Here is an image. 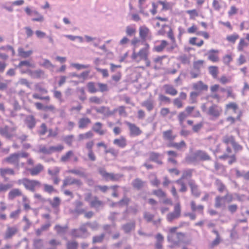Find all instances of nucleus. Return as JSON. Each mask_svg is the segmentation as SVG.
Returning <instances> with one entry per match:
<instances>
[{
  "label": "nucleus",
  "instance_id": "nucleus-38",
  "mask_svg": "<svg viewBox=\"0 0 249 249\" xmlns=\"http://www.w3.org/2000/svg\"><path fill=\"white\" fill-rule=\"evenodd\" d=\"M144 185L145 182L140 178H135L132 182L133 187L138 190L142 189Z\"/></svg>",
  "mask_w": 249,
  "mask_h": 249
},
{
  "label": "nucleus",
  "instance_id": "nucleus-26",
  "mask_svg": "<svg viewBox=\"0 0 249 249\" xmlns=\"http://www.w3.org/2000/svg\"><path fill=\"white\" fill-rule=\"evenodd\" d=\"M91 123V120L89 117H82L78 121V128L81 129H85L88 127Z\"/></svg>",
  "mask_w": 249,
  "mask_h": 249
},
{
  "label": "nucleus",
  "instance_id": "nucleus-47",
  "mask_svg": "<svg viewBox=\"0 0 249 249\" xmlns=\"http://www.w3.org/2000/svg\"><path fill=\"white\" fill-rule=\"evenodd\" d=\"M18 55L22 58H27L33 53L32 50L25 51L23 48H19L18 50Z\"/></svg>",
  "mask_w": 249,
  "mask_h": 249
},
{
  "label": "nucleus",
  "instance_id": "nucleus-18",
  "mask_svg": "<svg viewBox=\"0 0 249 249\" xmlns=\"http://www.w3.org/2000/svg\"><path fill=\"white\" fill-rule=\"evenodd\" d=\"M140 13L145 15L148 16L150 9L148 8L150 4L147 0H138Z\"/></svg>",
  "mask_w": 249,
  "mask_h": 249
},
{
  "label": "nucleus",
  "instance_id": "nucleus-42",
  "mask_svg": "<svg viewBox=\"0 0 249 249\" xmlns=\"http://www.w3.org/2000/svg\"><path fill=\"white\" fill-rule=\"evenodd\" d=\"M18 232V229L16 227H8L5 233V238H11Z\"/></svg>",
  "mask_w": 249,
  "mask_h": 249
},
{
  "label": "nucleus",
  "instance_id": "nucleus-35",
  "mask_svg": "<svg viewBox=\"0 0 249 249\" xmlns=\"http://www.w3.org/2000/svg\"><path fill=\"white\" fill-rule=\"evenodd\" d=\"M156 240L155 247L156 249H162L164 237L161 233H158L155 236Z\"/></svg>",
  "mask_w": 249,
  "mask_h": 249
},
{
  "label": "nucleus",
  "instance_id": "nucleus-54",
  "mask_svg": "<svg viewBox=\"0 0 249 249\" xmlns=\"http://www.w3.org/2000/svg\"><path fill=\"white\" fill-rule=\"evenodd\" d=\"M152 194L159 198H165L167 196L166 193L161 189L154 190L152 192Z\"/></svg>",
  "mask_w": 249,
  "mask_h": 249
},
{
  "label": "nucleus",
  "instance_id": "nucleus-3",
  "mask_svg": "<svg viewBox=\"0 0 249 249\" xmlns=\"http://www.w3.org/2000/svg\"><path fill=\"white\" fill-rule=\"evenodd\" d=\"M19 182L23 184L26 189L32 192H34L37 187L41 186V182L37 180L30 179L27 178H23L19 180Z\"/></svg>",
  "mask_w": 249,
  "mask_h": 249
},
{
  "label": "nucleus",
  "instance_id": "nucleus-50",
  "mask_svg": "<svg viewBox=\"0 0 249 249\" xmlns=\"http://www.w3.org/2000/svg\"><path fill=\"white\" fill-rule=\"evenodd\" d=\"M22 201L24 210L28 211L31 209L30 201L27 196L24 195L22 197Z\"/></svg>",
  "mask_w": 249,
  "mask_h": 249
},
{
  "label": "nucleus",
  "instance_id": "nucleus-15",
  "mask_svg": "<svg viewBox=\"0 0 249 249\" xmlns=\"http://www.w3.org/2000/svg\"><path fill=\"white\" fill-rule=\"evenodd\" d=\"M94 145V142L93 140L89 141L85 143V147L88 151V158L91 161H94L96 160V155L93 150Z\"/></svg>",
  "mask_w": 249,
  "mask_h": 249
},
{
  "label": "nucleus",
  "instance_id": "nucleus-63",
  "mask_svg": "<svg viewBox=\"0 0 249 249\" xmlns=\"http://www.w3.org/2000/svg\"><path fill=\"white\" fill-rule=\"evenodd\" d=\"M97 85L99 88L98 91L101 92H107L108 90V86L107 84L102 83H97Z\"/></svg>",
  "mask_w": 249,
  "mask_h": 249
},
{
  "label": "nucleus",
  "instance_id": "nucleus-39",
  "mask_svg": "<svg viewBox=\"0 0 249 249\" xmlns=\"http://www.w3.org/2000/svg\"><path fill=\"white\" fill-rule=\"evenodd\" d=\"M149 160L155 162L158 164L161 165L163 162L160 159V154L158 153L151 152L149 153Z\"/></svg>",
  "mask_w": 249,
  "mask_h": 249
},
{
  "label": "nucleus",
  "instance_id": "nucleus-41",
  "mask_svg": "<svg viewBox=\"0 0 249 249\" xmlns=\"http://www.w3.org/2000/svg\"><path fill=\"white\" fill-rule=\"evenodd\" d=\"M188 117V116L183 111L179 112L178 114L177 119L182 128L185 127L184 122Z\"/></svg>",
  "mask_w": 249,
  "mask_h": 249
},
{
  "label": "nucleus",
  "instance_id": "nucleus-17",
  "mask_svg": "<svg viewBox=\"0 0 249 249\" xmlns=\"http://www.w3.org/2000/svg\"><path fill=\"white\" fill-rule=\"evenodd\" d=\"M219 51L218 50L211 49L209 50L206 54L207 55V58L210 61L213 63L219 62L220 58L219 56Z\"/></svg>",
  "mask_w": 249,
  "mask_h": 249
},
{
  "label": "nucleus",
  "instance_id": "nucleus-52",
  "mask_svg": "<svg viewBox=\"0 0 249 249\" xmlns=\"http://www.w3.org/2000/svg\"><path fill=\"white\" fill-rule=\"evenodd\" d=\"M141 105L145 107L148 111H151L154 107V102L151 100H147L142 102Z\"/></svg>",
  "mask_w": 249,
  "mask_h": 249
},
{
  "label": "nucleus",
  "instance_id": "nucleus-5",
  "mask_svg": "<svg viewBox=\"0 0 249 249\" xmlns=\"http://www.w3.org/2000/svg\"><path fill=\"white\" fill-rule=\"evenodd\" d=\"M222 142L227 145L231 144L235 151L237 152L243 149V147L237 142H236L235 138L232 135H227L225 136L222 139Z\"/></svg>",
  "mask_w": 249,
  "mask_h": 249
},
{
  "label": "nucleus",
  "instance_id": "nucleus-11",
  "mask_svg": "<svg viewBox=\"0 0 249 249\" xmlns=\"http://www.w3.org/2000/svg\"><path fill=\"white\" fill-rule=\"evenodd\" d=\"M60 171V169L57 166L48 169V173L51 176L53 184L55 185H58L60 181V179L59 177Z\"/></svg>",
  "mask_w": 249,
  "mask_h": 249
},
{
  "label": "nucleus",
  "instance_id": "nucleus-9",
  "mask_svg": "<svg viewBox=\"0 0 249 249\" xmlns=\"http://www.w3.org/2000/svg\"><path fill=\"white\" fill-rule=\"evenodd\" d=\"M167 58V56L165 55L156 56L153 59L150 68L155 70L161 69L164 66V60Z\"/></svg>",
  "mask_w": 249,
  "mask_h": 249
},
{
  "label": "nucleus",
  "instance_id": "nucleus-6",
  "mask_svg": "<svg viewBox=\"0 0 249 249\" xmlns=\"http://www.w3.org/2000/svg\"><path fill=\"white\" fill-rule=\"evenodd\" d=\"M181 207L179 202L176 203L174 206V210L169 213L166 215V219L169 222H172L174 220L180 217Z\"/></svg>",
  "mask_w": 249,
  "mask_h": 249
},
{
  "label": "nucleus",
  "instance_id": "nucleus-21",
  "mask_svg": "<svg viewBox=\"0 0 249 249\" xmlns=\"http://www.w3.org/2000/svg\"><path fill=\"white\" fill-rule=\"evenodd\" d=\"M73 184H75L77 186H81L82 184V182L79 179L72 178L71 177H67L63 180L62 187H65L67 186Z\"/></svg>",
  "mask_w": 249,
  "mask_h": 249
},
{
  "label": "nucleus",
  "instance_id": "nucleus-60",
  "mask_svg": "<svg viewBox=\"0 0 249 249\" xmlns=\"http://www.w3.org/2000/svg\"><path fill=\"white\" fill-rule=\"evenodd\" d=\"M32 97L34 99L44 100L47 102H49L50 101V97L49 96H42L37 93H33Z\"/></svg>",
  "mask_w": 249,
  "mask_h": 249
},
{
  "label": "nucleus",
  "instance_id": "nucleus-45",
  "mask_svg": "<svg viewBox=\"0 0 249 249\" xmlns=\"http://www.w3.org/2000/svg\"><path fill=\"white\" fill-rule=\"evenodd\" d=\"M94 136L93 133L91 131H88L84 133L79 134L78 136L79 141H82L87 139H91Z\"/></svg>",
  "mask_w": 249,
  "mask_h": 249
},
{
  "label": "nucleus",
  "instance_id": "nucleus-7",
  "mask_svg": "<svg viewBox=\"0 0 249 249\" xmlns=\"http://www.w3.org/2000/svg\"><path fill=\"white\" fill-rule=\"evenodd\" d=\"M223 112L222 107L217 104H213L209 107L207 114L213 119H217L220 116Z\"/></svg>",
  "mask_w": 249,
  "mask_h": 249
},
{
  "label": "nucleus",
  "instance_id": "nucleus-27",
  "mask_svg": "<svg viewBox=\"0 0 249 249\" xmlns=\"http://www.w3.org/2000/svg\"><path fill=\"white\" fill-rule=\"evenodd\" d=\"M104 202L99 199L98 196H94L92 199L89 201V206L91 208L98 209L104 206Z\"/></svg>",
  "mask_w": 249,
  "mask_h": 249
},
{
  "label": "nucleus",
  "instance_id": "nucleus-4",
  "mask_svg": "<svg viewBox=\"0 0 249 249\" xmlns=\"http://www.w3.org/2000/svg\"><path fill=\"white\" fill-rule=\"evenodd\" d=\"M211 94L209 96L212 99L215 100L217 103L220 102L222 99V96L218 93L219 90L221 92H224L226 89L224 88H220L218 84L212 85L210 88Z\"/></svg>",
  "mask_w": 249,
  "mask_h": 249
},
{
  "label": "nucleus",
  "instance_id": "nucleus-25",
  "mask_svg": "<svg viewBox=\"0 0 249 249\" xmlns=\"http://www.w3.org/2000/svg\"><path fill=\"white\" fill-rule=\"evenodd\" d=\"M162 137L165 141L172 142L175 140L177 135L174 134L172 130L169 129L163 132Z\"/></svg>",
  "mask_w": 249,
  "mask_h": 249
},
{
  "label": "nucleus",
  "instance_id": "nucleus-12",
  "mask_svg": "<svg viewBox=\"0 0 249 249\" xmlns=\"http://www.w3.org/2000/svg\"><path fill=\"white\" fill-rule=\"evenodd\" d=\"M125 124L128 127L129 135L131 137L139 136L142 133V129L136 124L129 122H126Z\"/></svg>",
  "mask_w": 249,
  "mask_h": 249
},
{
  "label": "nucleus",
  "instance_id": "nucleus-20",
  "mask_svg": "<svg viewBox=\"0 0 249 249\" xmlns=\"http://www.w3.org/2000/svg\"><path fill=\"white\" fill-rule=\"evenodd\" d=\"M71 158H73V160L74 162H77L78 160L77 157L74 155L73 151L72 150H69L61 156L60 160L62 162H66L69 161Z\"/></svg>",
  "mask_w": 249,
  "mask_h": 249
},
{
  "label": "nucleus",
  "instance_id": "nucleus-62",
  "mask_svg": "<svg viewBox=\"0 0 249 249\" xmlns=\"http://www.w3.org/2000/svg\"><path fill=\"white\" fill-rule=\"evenodd\" d=\"M78 243L75 241H68L66 244L67 249H77Z\"/></svg>",
  "mask_w": 249,
  "mask_h": 249
},
{
  "label": "nucleus",
  "instance_id": "nucleus-31",
  "mask_svg": "<svg viewBox=\"0 0 249 249\" xmlns=\"http://www.w3.org/2000/svg\"><path fill=\"white\" fill-rule=\"evenodd\" d=\"M150 34L149 29L145 25L142 26L139 28V36L141 39H146Z\"/></svg>",
  "mask_w": 249,
  "mask_h": 249
},
{
  "label": "nucleus",
  "instance_id": "nucleus-34",
  "mask_svg": "<svg viewBox=\"0 0 249 249\" xmlns=\"http://www.w3.org/2000/svg\"><path fill=\"white\" fill-rule=\"evenodd\" d=\"M195 155L196 156L201 160L205 161L210 160H211V156L204 151L197 150Z\"/></svg>",
  "mask_w": 249,
  "mask_h": 249
},
{
  "label": "nucleus",
  "instance_id": "nucleus-22",
  "mask_svg": "<svg viewBox=\"0 0 249 249\" xmlns=\"http://www.w3.org/2000/svg\"><path fill=\"white\" fill-rule=\"evenodd\" d=\"M23 195L22 191L18 188H14L11 190L7 195L8 199L10 200H13L17 197L22 196Z\"/></svg>",
  "mask_w": 249,
  "mask_h": 249
},
{
  "label": "nucleus",
  "instance_id": "nucleus-59",
  "mask_svg": "<svg viewBox=\"0 0 249 249\" xmlns=\"http://www.w3.org/2000/svg\"><path fill=\"white\" fill-rule=\"evenodd\" d=\"M215 184L217 188L218 191L220 193H222L226 189V187L224 184L219 179H216L215 180Z\"/></svg>",
  "mask_w": 249,
  "mask_h": 249
},
{
  "label": "nucleus",
  "instance_id": "nucleus-29",
  "mask_svg": "<svg viewBox=\"0 0 249 249\" xmlns=\"http://www.w3.org/2000/svg\"><path fill=\"white\" fill-rule=\"evenodd\" d=\"M163 88L167 94L174 96L178 94L177 89L172 85L165 84L163 85Z\"/></svg>",
  "mask_w": 249,
  "mask_h": 249
},
{
  "label": "nucleus",
  "instance_id": "nucleus-16",
  "mask_svg": "<svg viewBox=\"0 0 249 249\" xmlns=\"http://www.w3.org/2000/svg\"><path fill=\"white\" fill-rule=\"evenodd\" d=\"M249 45V33L245 35V38H241L237 46L238 52H243L245 48Z\"/></svg>",
  "mask_w": 249,
  "mask_h": 249
},
{
  "label": "nucleus",
  "instance_id": "nucleus-61",
  "mask_svg": "<svg viewBox=\"0 0 249 249\" xmlns=\"http://www.w3.org/2000/svg\"><path fill=\"white\" fill-rule=\"evenodd\" d=\"M136 29L134 26H128L126 27V34L128 36L135 35Z\"/></svg>",
  "mask_w": 249,
  "mask_h": 249
},
{
  "label": "nucleus",
  "instance_id": "nucleus-8",
  "mask_svg": "<svg viewBox=\"0 0 249 249\" xmlns=\"http://www.w3.org/2000/svg\"><path fill=\"white\" fill-rule=\"evenodd\" d=\"M99 174L107 181H117L120 180L122 175L118 174H114L107 172L105 169L100 168L99 170Z\"/></svg>",
  "mask_w": 249,
  "mask_h": 249
},
{
  "label": "nucleus",
  "instance_id": "nucleus-56",
  "mask_svg": "<svg viewBox=\"0 0 249 249\" xmlns=\"http://www.w3.org/2000/svg\"><path fill=\"white\" fill-rule=\"evenodd\" d=\"M224 197L218 196L215 197L214 207L216 208H220L225 206V203L223 201Z\"/></svg>",
  "mask_w": 249,
  "mask_h": 249
},
{
  "label": "nucleus",
  "instance_id": "nucleus-23",
  "mask_svg": "<svg viewBox=\"0 0 249 249\" xmlns=\"http://www.w3.org/2000/svg\"><path fill=\"white\" fill-rule=\"evenodd\" d=\"M16 172L14 169L6 167L0 168V176L3 178L6 179L7 176H15Z\"/></svg>",
  "mask_w": 249,
  "mask_h": 249
},
{
  "label": "nucleus",
  "instance_id": "nucleus-14",
  "mask_svg": "<svg viewBox=\"0 0 249 249\" xmlns=\"http://www.w3.org/2000/svg\"><path fill=\"white\" fill-rule=\"evenodd\" d=\"M20 157V155L19 153L11 154L9 156L5 158L3 161L8 164H13L16 166H18Z\"/></svg>",
  "mask_w": 249,
  "mask_h": 249
},
{
  "label": "nucleus",
  "instance_id": "nucleus-44",
  "mask_svg": "<svg viewBox=\"0 0 249 249\" xmlns=\"http://www.w3.org/2000/svg\"><path fill=\"white\" fill-rule=\"evenodd\" d=\"M25 123L30 129L34 128L36 124V121L33 115L28 116L25 120Z\"/></svg>",
  "mask_w": 249,
  "mask_h": 249
},
{
  "label": "nucleus",
  "instance_id": "nucleus-49",
  "mask_svg": "<svg viewBox=\"0 0 249 249\" xmlns=\"http://www.w3.org/2000/svg\"><path fill=\"white\" fill-rule=\"evenodd\" d=\"M83 203L80 200H76L75 202V212L78 214H83L85 213V209L82 208Z\"/></svg>",
  "mask_w": 249,
  "mask_h": 249
},
{
  "label": "nucleus",
  "instance_id": "nucleus-64",
  "mask_svg": "<svg viewBox=\"0 0 249 249\" xmlns=\"http://www.w3.org/2000/svg\"><path fill=\"white\" fill-rule=\"evenodd\" d=\"M44 190L49 194L57 192V190L54 189L53 186L47 184H44Z\"/></svg>",
  "mask_w": 249,
  "mask_h": 249
},
{
  "label": "nucleus",
  "instance_id": "nucleus-57",
  "mask_svg": "<svg viewBox=\"0 0 249 249\" xmlns=\"http://www.w3.org/2000/svg\"><path fill=\"white\" fill-rule=\"evenodd\" d=\"M50 205L53 208L59 207L61 204V200L58 196H55L53 200H49Z\"/></svg>",
  "mask_w": 249,
  "mask_h": 249
},
{
  "label": "nucleus",
  "instance_id": "nucleus-28",
  "mask_svg": "<svg viewBox=\"0 0 249 249\" xmlns=\"http://www.w3.org/2000/svg\"><path fill=\"white\" fill-rule=\"evenodd\" d=\"M44 166L40 163H38L34 167L28 169V171L29 172L31 176H36L42 172L44 170Z\"/></svg>",
  "mask_w": 249,
  "mask_h": 249
},
{
  "label": "nucleus",
  "instance_id": "nucleus-46",
  "mask_svg": "<svg viewBox=\"0 0 249 249\" xmlns=\"http://www.w3.org/2000/svg\"><path fill=\"white\" fill-rule=\"evenodd\" d=\"M209 73L214 79L217 78L218 73V67L216 66H210L208 68Z\"/></svg>",
  "mask_w": 249,
  "mask_h": 249
},
{
  "label": "nucleus",
  "instance_id": "nucleus-51",
  "mask_svg": "<svg viewBox=\"0 0 249 249\" xmlns=\"http://www.w3.org/2000/svg\"><path fill=\"white\" fill-rule=\"evenodd\" d=\"M97 84L94 82H89L87 84V87L88 91L90 93H95L98 91V89L96 88Z\"/></svg>",
  "mask_w": 249,
  "mask_h": 249
},
{
  "label": "nucleus",
  "instance_id": "nucleus-55",
  "mask_svg": "<svg viewBox=\"0 0 249 249\" xmlns=\"http://www.w3.org/2000/svg\"><path fill=\"white\" fill-rule=\"evenodd\" d=\"M186 13L189 16L190 19L192 20H195L199 15L198 11L196 9L187 10Z\"/></svg>",
  "mask_w": 249,
  "mask_h": 249
},
{
  "label": "nucleus",
  "instance_id": "nucleus-58",
  "mask_svg": "<svg viewBox=\"0 0 249 249\" xmlns=\"http://www.w3.org/2000/svg\"><path fill=\"white\" fill-rule=\"evenodd\" d=\"M239 38V36L237 33H233L226 36V40L230 43L234 44L236 40Z\"/></svg>",
  "mask_w": 249,
  "mask_h": 249
},
{
  "label": "nucleus",
  "instance_id": "nucleus-43",
  "mask_svg": "<svg viewBox=\"0 0 249 249\" xmlns=\"http://www.w3.org/2000/svg\"><path fill=\"white\" fill-rule=\"evenodd\" d=\"M238 109V105L235 102H229V103L226 104L225 107V109L226 111L232 110L234 113H236Z\"/></svg>",
  "mask_w": 249,
  "mask_h": 249
},
{
  "label": "nucleus",
  "instance_id": "nucleus-30",
  "mask_svg": "<svg viewBox=\"0 0 249 249\" xmlns=\"http://www.w3.org/2000/svg\"><path fill=\"white\" fill-rule=\"evenodd\" d=\"M189 185L191 189L192 195L196 197H199L201 194V192L198 189V186L195 182L194 181H191L189 182Z\"/></svg>",
  "mask_w": 249,
  "mask_h": 249
},
{
  "label": "nucleus",
  "instance_id": "nucleus-24",
  "mask_svg": "<svg viewBox=\"0 0 249 249\" xmlns=\"http://www.w3.org/2000/svg\"><path fill=\"white\" fill-rule=\"evenodd\" d=\"M166 153L168 156V162L174 165L177 164L178 161L177 158L178 156V153L174 150H169L166 152Z\"/></svg>",
  "mask_w": 249,
  "mask_h": 249
},
{
  "label": "nucleus",
  "instance_id": "nucleus-10",
  "mask_svg": "<svg viewBox=\"0 0 249 249\" xmlns=\"http://www.w3.org/2000/svg\"><path fill=\"white\" fill-rule=\"evenodd\" d=\"M16 127H10L7 125L0 127V134L7 139H11L15 136Z\"/></svg>",
  "mask_w": 249,
  "mask_h": 249
},
{
  "label": "nucleus",
  "instance_id": "nucleus-53",
  "mask_svg": "<svg viewBox=\"0 0 249 249\" xmlns=\"http://www.w3.org/2000/svg\"><path fill=\"white\" fill-rule=\"evenodd\" d=\"M204 62L203 60L195 61L193 64V68L199 72H201V69L203 67Z\"/></svg>",
  "mask_w": 249,
  "mask_h": 249
},
{
  "label": "nucleus",
  "instance_id": "nucleus-37",
  "mask_svg": "<svg viewBox=\"0 0 249 249\" xmlns=\"http://www.w3.org/2000/svg\"><path fill=\"white\" fill-rule=\"evenodd\" d=\"M92 129L94 132L99 135H103L106 133V131L103 129V124L100 122L95 123Z\"/></svg>",
  "mask_w": 249,
  "mask_h": 249
},
{
  "label": "nucleus",
  "instance_id": "nucleus-1",
  "mask_svg": "<svg viewBox=\"0 0 249 249\" xmlns=\"http://www.w3.org/2000/svg\"><path fill=\"white\" fill-rule=\"evenodd\" d=\"M131 44L133 50L131 58L137 62L143 61L146 67H150L151 61L149 59L150 49L149 44L145 41H142L137 37L133 38Z\"/></svg>",
  "mask_w": 249,
  "mask_h": 249
},
{
  "label": "nucleus",
  "instance_id": "nucleus-40",
  "mask_svg": "<svg viewBox=\"0 0 249 249\" xmlns=\"http://www.w3.org/2000/svg\"><path fill=\"white\" fill-rule=\"evenodd\" d=\"M198 38L196 36L191 37L189 39V44L193 46H196L197 47H200L204 44V41L203 39H200L198 42Z\"/></svg>",
  "mask_w": 249,
  "mask_h": 249
},
{
  "label": "nucleus",
  "instance_id": "nucleus-2",
  "mask_svg": "<svg viewBox=\"0 0 249 249\" xmlns=\"http://www.w3.org/2000/svg\"><path fill=\"white\" fill-rule=\"evenodd\" d=\"M158 34L162 36L167 35L168 38L171 41L172 45L167 48L168 51H172L178 47L173 30L170 26L167 24L163 25L161 29L158 31Z\"/></svg>",
  "mask_w": 249,
  "mask_h": 249
},
{
  "label": "nucleus",
  "instance_id": "nucleus-48",
  "mask_svg": "<svg viewBox=\"0 0 249 249\" xmlns=\"http://www.w3.org/2000/svg\"><path fill=\"white\" fill-rule=\"evenodd\" d=\"M169 44L167 41L165 40H162L160 41V44L159 45L155 46L154 47V50L157 52H162Z\"/></svg>",
  "mask_w": 249,
  "mask_h": 249
},
{
  "label": "nucleus",
  "instance_id": "nucleus-36",
  "mask_svg": "<svg viewBox=\"0 0 249 249\" xmlns=\"http://www.w3.org/2000/svg\"><path fill=\"white\" fill-rule=\"evenodd\" d=\"M168 146L173 147L177 150H181L183 148H186L187 145L184 141L182 140L179 142H172L168 144Z\"/></svg>",
  "mask_w": 249,
  "mask_h": 249
},
{
  "label": "nucleus",
  "instance_id": "nucleus-19",
  "mask_svg": "<svg viewBox=\"0 0 249 249\" xmlns=\"http://www.w3.org/2000/svg\"><path fill=\"white\" fill-rule=\"evenodd\" d=\"M178 227H171L168 229V234L167 236V240L169 242L173 244L172 245L170 246L171 248H173V247L178 245V243L175 242V240L174 239V234H175L177 230L178 229Z\"/></svg>",
  "mask_w": 249,
  "mask_h": 249
},
{
  "label": "nucleus",
  "instance_id": "nucleus-32",
  "mask_svg": "<svg viewBox=\"0 0 249 249\" xmlns=\"http://www.w3.org/2000/svg\"><path fill=\"white\" fill-rule=\"evenodd\" d=\"M113 143L114 144L120 148H124L127 145V141L126 138L124 136H121L119 138L115 139Z\"/></svg>",
  "mask_w": 249,
  "mask_h": 249
},
{
  "label": "nucleus",
  "instance_id": "nucleus-13",
  "mask_svg": "<svg viewBox=\"0 0 249 249\" xmlns=\"http://www.w3.org/2000/svg\"><path fill=\"white\" fill-rule=\"evenodd\" d=\"M226 153L220 156L219 157V159L222 160H226L227 159H229V160L228 161V163L229 164H232L236 161V158L235 155H230L232 152V150L229 145H227L226 147Z\"/></svg>",
  "mask_w": 249,
  "mask_h": 249
},
{
  "label": "nucleus",
  "instance_id": "nucleus-33",
  "mask_svg": "<svg viewBox=\"0 0 249 249\" xmlns=\"http://www.w3.org/2000/svg\"><path fill=\"white\" fill-rule=\"evenodd\" d=\"M194 89L199 91H207L208 89V86L202 81H199L193 85Z\"/></svg>",
  "mask_w": 249,
  "mask_h": 249
}]
</instances>
